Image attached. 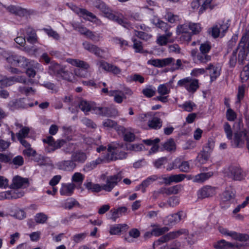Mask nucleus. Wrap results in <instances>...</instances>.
Masks as SVG:
<instances>
[{
	"label": "nucleus",
	"mask_w": 249,
	"mask_h": 249,
	"mask_svg": "<svg viewBox=\"0 0 249 249\" xmlns=\"http://www.w3.org/2000/svg\"><path fill=\"white\" fill-rule=\"evenodd\" d=\"M63 67L57 63L52 62L49 67L48 72L51 75L58 77L60 72L62 71Z\"/></svg>",
	"instance_id": "20"
},
{
	"label": "nucleus",
	"mask_w": 249,
	"mask_h": 249,
	"mask_svg": "<svg viewBox=\"0 0 249 249\" xmlns=\"http://www.w3.org/2000/svg\"><path fill=\"white\" fill-rule=\"evenodd\" d=\"M35 219L37 223L43 224L47 221L48 216L45 214L40 213L36 214Z\"/></svg>",
	"instance_id": "48"
},
{
	"label": "nucleus",
	"mask_w": 249,
	"mask_h": 249,
	"mask_svg": "<svg viewBox=\"0 0 249 249\" xmlns=\"http://www.w3.org/2000/svg\"><path fill=\"white\" fill-rule=\"evenodd\" d=\"M87 159V156L86 153L80 151L74 152L71 155V159L74 161V162L83 163Z\"/></svg>",
	"instance_id": "24"
},
{
	"label": "nucleus",
	"mask_w": 249,
	"mask_h": 249,
	"mask_svg": "<svg viewBox=\"0 0 249 249\" xmlns=\"http://www.w3.org/2000/svg\"><path fill=\"white\" fill-rule=\"evenodd\" d=\"M132 40L133 42V47L135 52L136 53H142L143 47L142 42L136 39H133Z\"/></svg>",
	"instance_id": "58"
},
{
	"label": "nucleus",
	"mask_w": 249,
	"mask_h": 249,
	"mask_svg": "<svg viewBox=\"0 0 249 249\" xmlns=\"http://www.w3.org/2000/svg\"><path fill=\"white\" fill-rule=\"evenodd\" d=\"M245 141L249 150V131L244 130L238 131L234 133L232 145L235 147H242L244 145Z\"/></svg>",
	"instance_id": "4"
},
{
	"label": "nucleus",
	"mask_w": 249,
	"mask_h": 249,
	"mask_svg": "<svg viewBox=\"0 0 249 249\" xmlns=\"http://www.w3.org/2000/svg\"><path fill=\"white\" fill-rule=\"evenodd\" d=\"M67 62L69 63L76 66L77 67L81 68L85 70H87L89 68V65L86 62L80 60L79 59H68Z\"/></svg>",
	"instance_id": "26"
},
{
	"label": "nucleus",
	"mask_w": 249,
	"mask_h": 249,
	"mask_svg": "<svg viewBox=\"0 0 249 249\" xmlns=\"http://www.w3.org/2000/svg\"><path fill=\"white\" fill-rule=\"evenodd\" d=\"M186 217V214L183 211H179L176 213L167 216L165 221L167 225H174L179 222Z\"/></svg>",
	"instance_id": "13"
},
{
	"label": "nucleus",
	"mask_w": 249,
	"mask_h": 249,
	"mask_svg": "<svg viewBox=\"0 0 249 249\" xmlns=\"http://www.w3.org/2000/svg\"><path fill=\"white\" fill-rule=\"evenodd\" d=\"M72 75V73L68 71H66L65 70V67L64 66L62 71L60 72V73L59 74L58 77H61L62 79L69 81H71Z\"/></svg>",
	"instance_id": "40"
},
{
	"label": "nucleus",
	"mask_w": 249,
	"mask_h": 249,
	"mask_svg": "<svg viewBox=\"0 0 249 249\" xmlns=\"http://www.w3.org/2000/svg\"><path fill=\"white\" fill-rule=\"evenodd\" d=\"M240 77L243 83L249 80V62L245 66L243 71L241 72Z\"/></svg>",
	"instance_id": "39"
},
{
	"label": "nucleus",
	"mask_w": 249,
	"mask_h": 249,
	"mask_svg": "<svg viewBox=\"0 0 249 249\" xmlns=\"http://www.w3.org/2000/svg\"><path fill=\"white\" fill-rule=\"evenodd\" d=\"M71 201L66 202L64 204L63 207L64 209L71 210L75 206H77L79 207H80V204L75 199L71 198Z\"/></svg>",
	"instance_id": "49"
},
{
	"label": "nucleus",
	"mask_w": 249,
	"mask_h": 249,
	"mask_svg": "<svg viewBox=\"0 0 249 249\" xmlns=\"http://www.w3.org/2000/svg\"><path fill=\"white\" fill-rule=\"evenodd\" d=\"M198 43L199 45V53L208 54L212 48L210 42L206 41L201 44H199V42Z\"/></svg>",
	"instance_id": "36"
},
{
	"label": "nucleus",
	"mask_w": 249,
	"mask_h": 249,
	"mask_svg": "<svg viewBox=\"0 0 249 249\" xmlns=\"http://www.w3.org/2000/svg\"><path fill=\"white\" fill-rule=\"evenodd\" d=\"M158 92L160 95L168 94L170 92V89L165 84L160 85L158 88Z\"/></svg>",
	"instance_id": "55"
},
{
	"label": "nucleus",
	"mask_w": 249,
	"mask_h": 249,
	"mask_svg": "<svg viewBox=\"0 0 249 249\" xmlns=\"http://www.w3.org/2000/svg\"><path fill=\"white\" fill-rule=\"evenodd\" d=\"M8 195L9 196V199H17L20 198L24 196V192L23 191L16 190L8 191Z\"/></svg>",
	"instance_id": "42"
},
{
	"label": "nucleus",
	"mask_w": 249,
	"mask_h": 249,
	"mask_svg": "<svg viewBox=\"0 0 249 249\" xmlns=\"http://www.w3.org/2000/svg\"><path fill=\"white\" fill-rule=\"evenodd\" d=\"M78 106L79 108L85 112H87L91 110L90 105L87 101L79 98Z\"/></svg>",
	"instance_id": "35"
},
{
	"label": "nucleus",
	"mask_w": 249,
	"mask_h": 249,
	"mask_svg": "<svg viewBox=\"0 0 249 249\" xmlns=\"http://www.w3.org/2000/svg\"><path fill=\"white\" fill-rule=\"evenodd\" d=\"M157 179L158 177L155 175L149 177L143 180L142 183L139 185V187H142V191L144 193L145 191V188Z\"/></svg>",
	"instance_id": "30"
},
{
	"label": "nucleus",
	"mask_w": 249,
	"mask_h": 249,
	"mask_svg": "<svg viewBox=\"0 0 249 249\" xmlns=\"http://www.w3.org/2000/svg\"><path fill=\"white\" fill-rule=\"evenodd\" d=\"M9 106L13 109H18L25 108V103L22 99H16L11 101L9 103Z\"/></svg>",
	"instance_id": "31"
},
{
	"label": "nucleus",
	"mask_w": 249,
	"mask_h": 249,
	"mask_svg": "<svg viewBox=\"0 0 249 249\" xmlns=\"http://www.w3.org/2000/svg\"><path fill=\"white\" fill-rule=\"evenodd\" d=\"M237 49H235L232 51L230 56L229 64L231 67H234L237 62Z\"/></svg>",
	"instance_id": "61"
},
{
	"label": "nucleus",
	"mask_w": 249,
	"mask_h": 249,
	"mask_svg": "<svg viewBox=\"0 0 249 249\" xmlns=\"http://www.w3.org/2000/svg\"><path fill=\"white\" fill-rule=\"evenodd\" d=\"M143 147L142 144H127L126 145V149L134 151H139L142 150Z\"/></svg>",
	"instance_id": "54"
},
{
	"label": "nucleus",
	"mask_w": 249,
	"mask_h": 249,
	"mask_svg": "<svg viewBox=\"0 0 249 249\" xmlns=\"http://www.w3.org/2000/svg\"><path fill=\"white\" fill-rule=\"evenodd\" d=\"M190 54L192 57L193 60L196 64H206L210 61L212 56L207 53H199L196 49H194L191 50Z\"/></svg>",
	"instance_id": "6"
},
{
	"label": "nucleus",
	"mask_w": 249,
	"mask_h": 249,
	"mask_svg": "<svg viewBox=\"0 0 249 249\" xmlns=\"http://www.w3.org/2000/svg\"><path fill=\"white\" fill-rule=\"evenodd\" d=\"M213 246L216 249H238L242 245L238 244H234L226 242L225 240H221L215 244Z\"/></svg>",
	"instance_id": "14"
},
{
	"label": "nucleus",
	"mask_w": 249,
	"mask_h": 249,
	"mask_svg": "<svg viewBox=\"0 0 249 249\" xmlns=\"http://www.w3.org/2000/svg\"><path fill=\"white\" fill-rule=\"evenodd\" d=\"M198 87V81L197 79H195L190 82L186 89L188 91L193 93L196 91Z\"/></svg>",
	"instance_id": "45"
},
{
	"label": "nucleus",
	"mask_w": 249,
	"mask_h": 249,
	"mask_svg": "<svg viewBox=\"0 0 249 249\" xmlns=\"http://www.w3.org/2000/svg\"><path fill=\"white\" fill-rule=\"evenodd\" d=\"M189 28L194 34H197L201 31L200 25L198 23H190Z\"/></svg>",
	"instance_id": "64"
},
{
	"label": "nucleus",
	"mask_w": 249,
	"mask_h": 249,
	"mask_svg": "<svg viewBox=\"0 0 249 249\" xmlns=\"http://www.w3.org/2000/svg\"><path fill=\"white\" fill-rule=\"evenodd\" d=\"M224 174L228 178L235 180H241L244 177L242 169L236 166H229L225 170Z\"/></svg>",
	"instance_id": "8"
},
{
	"label": "nucleus",
	"mask_w": 249,
	"mask_h": 249,
	"mask_svg": "<svg viewBox=\"0 0 249 249\" xmlns=\"http://www.w3.org/2000/svg\"><path fill=\"white\" fill-rule=\"evenodd\" d=\"M93 109L96 113L103 116L115 117L118 116V110L112 106L108 107H96Z\"/></svg>",
	"instance_id": "10"
},
{
	"label": "nucleus",
	"mask_w": 249,
	"mask_h": 249,
	"mask_svg": "<svg viewBox=\"0 0 249 249\" xmlns=\"http://www.w3.org/2000/svg\"><path fill=\"white\" fill-rule=\"evenodd\" d=\"M210 156V154L201 150L196 157V160L200 164H204L209 160Z\"/></svg>",
	"instance_id": "34"
},
{
	"label": "nucleus",
	"mask_w": 249,
	"mask_h": 249,
	"mask_svg": "<svg viewBox=\"0 0 249 249\" xmlns=\"http://www.w3.org/2000/svg\"><path fill=\"white\" fill-rule=\"evenodd\" d=\"M121 173L116 175L110 176L107 177L106 183L103 185L98 184H93L92 192H99L103 190L107 192H110L113 188L117 185L118 183L122 179Z\"/></svg>",
	"instance_id": "1"
},
{
	"label": "nucleus",
	"mask_w": 249,
	"mask_h": 249,
	"mask_svg": "<svg viewBox=\"0 0 249 249\" xmlns=\"http://www.w3.org/2000/svg\"><path fill=\"white\" fill-rule=\"evenodd\" d=\"M19 91L22 94H25L26 96L29 95L30 94H34L35 93V90L31 87H22L19 88Z\"/></svg>",
	"instance_id": "60"
},
{
	"label": "nucleus",
	"mask_w": 249,
	"mask_h": 249,
	"mask_svg": "<svg viewBox=\"0 0 249 249\" xmlns=\"http://www.w3.org/2000/svg\"><path fill=\"white\" fill-rule=\"evenodd\" d=\"M8 195L9 196V199H17L20 198L24 196V192L23 191L16 190L8 191Z\"/></svg>",
	"instance_id": "41"
},
{
	"label": "nucleus",
	"mask_w": 249,
	"mask_h": 249,
	"mask_svg": "<svg viewBox=\"0 0 249 249\" xmlns=\"http://www.w3.org/2000/svg\"><path fill=\"white\" fill-rule=\"evenodd\" d=\"M75 188V185L73 183L68 184H62L60 189V193L61 195L70 196L72 195L73 190Z\"/></svg>",
	"instance_id": "22"
},
{
	"label": "nucleus",
	"mask_w": 249,
	"mask_h": 249,
	"mask_svg": "<svg viewBox=\"0 0 249 249\" xmlns=\"http://www.w3.org/2000/svg\"><path fill=\"white\" fill-rule=\"evenodd\" d=\"M216 193V188L210 185H206L200 189L197 193L198 199H203L211 197Z\"/></svg>",
	"instance_id": "9"
},
{
	"label": "nucleus",
	"mask_w": 249,
	"mask_h": 249,
	"mask_svg": "<svg viewBox=\"0 0 249 249\" xmlns=\"http://www.w3.org/2000/svg\"><path fill=\"white\" fill-rule=\"evenodd\" d=\"M33 13V11L31 10H28L27 9L22 8L18 7L16 15L20 17L26 16L27 15H30Z\"/></svg>",
	"instance_id": "59"
},
{
	"label": "nucleus",
	"mask_w": 249,
	"mask_h": 249,
	"mask_svg": "<svg viewBox=\"0 0 249 249\" xmlns=\"http://www.w3.org/2000/svg\"><path fill=\"white\" fill-rule=\"evenodd\" d=\"M186 175L184 174L173 175L169 177L164 178L163 180L167 185H170L172 182H179L182 181Z\"/></svg>",
	"instance_id": "21"
},
{
	"label": "nucleus",
	"mask_w": 249,
	"mask_h": 249,
	"mask_svg": "<svg viewBox=\"0 0 249 249\" xmlns=\"http://www.w3.org/2000/svg\"><path fill=\"white\" fill-rule=\"evenodd\" d=\"M84 179V176L80 173H75L72 177V180L73 182L81 184Z\"/></svg>",
	"instance_id": "57"
},
{
	"label": "nucleus",
	"mask_w": 249,
	"mask_h": 249,
	"mask_svg": "<svg viewBox=\"0 0 249 249\" xmlns=\"http://www.w3.org/2000/svg\"><path fill=\"white\" fill-rule=\"evenodd\" d=\"M110 96H114V101L117 103H121L124 99L126 98L124 92L120 90H112L109 92Z\"/></svg>",
	"instance_id": "28"
},
{
	"label": "nucleus",
	"mask_w": 249,
	"mask_h": 249,
	"mask_svg": "<svg viewBox=\"0 0 249 249\" xmlns=\"http://www.w3.org/2000/svg\"><path fill=\"white\" fill-rule=\"evenodd\" d=\"M162 146L163 149L168 151H175L176 148V143L173 139H170L167 141L163 144Z\"/></svg>",
	"instance_id": "33"
},
{
	"label": "nucleus",
	"mask_w": 249,
	"mask_h": 249,
	"mask_svg": "<svg viewBox=\"0 0 249 249\" xmlns=\"http://www.w3.org/2000/svg\"><path fill=\"white\" fill-rule=\"evenodd\" d=\"M108 18L115 21L118 23H119L120 25H122L125 28H128V27L129 26V24L128 23L124 21L122 18H120L118 16L115 15L113 13L111 15H110Z\"/></svg>",
	"instance_id": "37"
},
{
	"label": "nucleus",
	"mask_w": 249,
	"mask_h": 249,
	"mask_svg": "<svg viewBox=\"0 0 249 249\" xmlns=\"http://www.w3.org/2000/svg\"><path fill=\"white\" fill-rule=\"evenodd\" d=\"M3 57L7 61V62L11 64H17V59H18V56L14 55L13 54H7L5 53H4Z\"/></svg>",
	"instance_id": "44"
},
{
	"label": "nucleus",
	"mask_w": 249,
	"mask_h": 249,
	"mask_svg": "<svg viewBox=\"0 0 249 249\" xmlns=\"http://www.w3.org/2000/svg\"><path fill=\"white\" fill-rule=\"evenodd\" d=\"M30 60L25 57L22 56L18 57L17 64H18V67L26 68L30 65Z\"/></svg>",
	"instance_id": "38"
},
{
	"label": "nucleus",
	"mask_w": 249,
	"mask_h": 249,
	"mask_svg": "<svg viewBox=\"0 0 249 249\" xmlns=\"http://www.w3.org/2000/svg\"><path fill=\"white\" fill-rule=\"evenodd\" d=\"M181 189L180 185H177L174 186H172L169 188H166L167 189V195H171L173 194H177L179 190Z\"/></svg>",
	"instance_id": "56"
},
{
	"label": "nucleus",
	"mask_w": 249,
	"mask_h": 249,
	"mask_svg": "<svg viewBox=\"0 0 249 249\" xmlns=\"http://www.w3.org/2000/svg\"><path fill=\"white\" fill-rule=\"evenodd\" d=\"M178 168L181 172L188 173L190 169L189 162L186 161H182Z\"/></svg>",
	"instance_id": "63"
},
{
	"label": "nucleus",
	"mask_w": 249,
	"mask_h": 249,
	"mask_svg": "<svg viewBox=\"0 0 249 249\" xmlns=\"http://www.w3.org/2000/svg\"><path fill=\"white\" fill-rule=\"evenodd\" d=\"M42 30L44 31L49 36L52 37L56 40H58L59 39L60 36L55 31H53L52 28H44L42 29Z\"/></svg>",
	"instance_id": "52"
},
{
	"label": "nucleus",
	"mask_w": 249,
	"mask_h": 249,
	"mask_svg": "<svg viewBox=\"0 0 249 249\" xmlns=\"http://www.w3.org/2000/svg\"><path fill=\"white\" fill-rule=\"evenodd\" d=\"M30 131V129L29 127L24 126L22 127L18 133L16 134L17 137L18 139L25 138L28 137Z\"/></svg>",
	"instance_id": "47"
},
{
	"label": "nucleus",
	"mask_w": 249,
	"mask_h": 249,
	"mask_svg": "<svg viewBox=\"0 0 249 249\" xmlns=\"http://www.w3.org/2000/svg\"><path fill=\"white\" fill-rule=\"evenodd\" d=\"M229 26L228 23L221 21V22L217 23L212 28L210 34L213 38L217 37L220 33L222 34L223 35L228 29Z\"/></svg>",
	"instance_id": "12"
},
{
	"label": "nucleus",
	"mask_w": 249,
	"mask_h": 249,
	"mask_svg": "<svg viewBox=\"0 0 249 249\" xmlns=\"http://www.w3.org/2000/svg\"><path fill=\"white\" fill-rule=\"evenodd\" d=\"M100 66L104 70L111 72L114 74H118L121 72V69L118 67L106 62H101Z\"/></svg>",
	"instance_id": "18"
},
{
	"label": "nucleus",
	"mask_w": 249,
	"mask_h": 249,
	"mask_svg": "<svg viewBox=\"0 0 249 249\" xmlns=\"http://www.w3.org/2000/svg\"><path fill=\"white\" fill-rule=\"evenodd\" d=\"M207 71H209L211 82L215 80L220 74V70L219 68L212 63H210L206 67Z\"/></svg>",
	"instance_id": "17"
},
{
	"label": "nucleus",
	"mask_w": 249,
	"mask_h": 249,
	"mask_svg": "<svg viewBox=\"0 0 249 249\" xmlns=\"http://www.w3.org/2000/svg\"><path fill=\"white\" fill-rule=\"evenodd\" d=\"M58 168L61 170L72 171L76 167V164L71 160H62L56 164Z\"/></svg>",
	"instance_id": "16"
},
{
	"label": "nucleus",
	"mask_w": 249,
	"mask_h": 249,
	"mask_svg": "<svg viewBox=\"0 0 249 249\" xmlns=\"http://www.w3.org/2000/svg\"><path fill=\"white\" fill-rule=\"evenodd\" d=\"M43 142L48 144V146L46 148V151L48 153L53 152L55 150L60 148L66 143V141L64 140H58L55 141L51 136L43 139Z\"/></svg>",
	"instance_id": "7"
},
{
	"label": "nucleus",
	"mask_w": 249,
	"mask_h": 249,
	"mask_svg": "<svg viewBox=\"0 0 249 249\" xmlns=\"http://www.w3.org/2000/svg\"><path fill=\"white\" fill-rule=\"evenodd\" d=\"M245 36L242 37L239 43L237 50H239L238 53V63L240 64H244L245 60L249 62V45L244 43Z\"/></svg>",
	"instance_id": "5"
},
{
	"label": "nucleus",
	"mask_w": 249,
	"mask_h": 249,
	"mask_svg": "<svg viewBox=\"0 0 249 249\" xmlns=\"http://www.w3.org/2000/svg\"><path fill=\"white\" fill-rule=\"evenodd\" d=\"M27 35V40L28 42L34 44L37 41V37L35 31L31 27H28L26 30Z\"/></svg>",
	"instance_id": "27"
},
{
	"label": "nucleus",
	"mask_w": 249,
	"mask_h": 249,
	"mask_svg": "<svg viewBox=\"0 0 249 249\" xmlns=\"http://www.w3.org/2000/svg\"><path fill=\"white\" fill-rule=\"evenodd\" d=\"M103 125L105 127L113 128L115 130L116 128H118V127H119L120 126L118 125L117 123L115 121L109 119L105 120L103 122Z\"/></svg>",
	"instance_id": "46"
},
{
	"label": "nucleus",
	"mask_w": 249,
	"mask_h": 249,
	"mask_svg": "<svg viewBox=\"0 0 249 249\" xmlns=\"http://www.w3.org/2000/svg\"><path fill=\"white\" fill-rule=\"evenodd\" d=\"M127 208L125 207H121L118 209H114L110 210L112 213L111 218L113 221H116V219L125 213L127 211Z\"/></svg>",
	"instance_id": "23"
},
{
	"label": "nucleus",
	"mask_w": 249,
	"mask_h": 249,
	"mask_svg": "<svg viewBox=\"0 0 249 249\" xmlns=\"http://www.w3.org/2000/svg\"><path fill=\"white\" fill-rule=\"evenodd\" d=\"M175 59L172 57H168L161 59V68L166 66H172L174 65Z\"/></svg>",
	"instance_id": "50"
},
{
	"label": "nucleus",
	"mask_w": 249,
	"mask_h": 249,
	"mask_svg": "<svg viewBox=\"0 0 249 249\" xmlns=\"http://www.w3.org/2000/svg\"><path fill=\"white\" fill-rule=\"evenodd\" d=\"M116 130L119 134H122L124 136V140L125 141L132 142L135 139V135L133 133L130 132L123 126H120L116 128Z\"/></svg>",
	"instance_id": "15"
},
{
	"label": "nucleus",
	"mask_w": 249,
	"mask_h": 249,
	"mask_svg": "<svg viewBox=\"0 0 249 249\" xmlns=\"http://www.w3.org/2000/svg\"><path fill=\"white\" fill-rule=\"evenodd\" d=\"M143 94L147 98H151L155 95L156 91L149 86L148 87L143 89L142 90Z\"/></svg>",
	"instance_id": "51"
},
{
	"label": "nucleus",
	"mask_w": 249,
	"mask_h": 249,
	"mask_svg": "<svg viewBox=\"0 0 249 249\" xmlns=\"http://www.w3.org/2000/svg\"><path fill=\"white\" fill-rule=\"evenodd\" d=\"M86 36L95 42L99 41L101 37L100 35L95 34L90 30H89V31L88 32V34Z\"/></svg>",
	"instance_id": "62"
},
{
	"label": "nucleus",
	"mask_w": 249,
	"mask_h": 249,
	"mask_svg": "<svg viewBox=\"0 0 249 249\" xmlns=\"http://www.w3.org/2000/svg\"><path fill=\"white\" fill-rule=\"evenodd\" d=\"M232 238L240 242H245L246 246L249 245V235L247 234L238 233L234 231Z\"/></svg>",
	"instance_id": "32"
},
{
	"label": "nucleus",
	"mask_w": 249,
	"mask_h": 249,
	"mask_svg": "<svg viewBox=\"0 0 249 249\" xmlns=\"http://www.w3.org/2000/svg\"><path fill=\"white\" fill-rule=\"evenodd\" d=\"M29 186V179L19 176H16L13 178L12 183L9 187L13 189L25 188Z\"/></svg>",
	"instance_id": "11"
},
{
	"label": "nucleus",
	"mask_w": 249,
	"mask_h": 249,
	"mask_svg": "<svg viewBox=\"0 0 249 249\" xmlns=\"http://www.w3.org/2000/svg\"><path fill=\"white\" fill-rule=\"evenodd\" d=\"M174 41L172 39H168L164 35L159 36L157 38V43L160 46L166 45L168 42H173Z\"/></svg>",
	"instance_id": "53"
},
{
	"label": "nucleus",
	"mask_w": 249,
	"mask_h": 249,
	"mask_svg": "<svg viewBox=\"0 0 249 249\" xmlns=\"http://www.w3.org/2000/svg\"><path fill=\"white\" fill-rule=\"evenodd\" d=\"M235 196V191L232 189L226 190L221 196V199L223 201H228L234 198Z\"/></svg>",
	"instance_id": "29"
},
{
	"label": "nucleus",
	"mask_w": 249,
	"mask_h": 249,
	"mask_svg": "<svg viewBox=\"0 0 249 249\" xmlns=\"http://www.w3.org/2000/svg\"><path fill=\"white\" fill-rule=\"evenodd\" d=\"M122 145L118 143H111L108 145L105 155V159L107 162L118 159H123L126 157V153L120 150Z\"/></svg>",
	"instance_id": "2"
},
{
	"label": "nucleus",
	"mask_w": 249,
	"mask_h": 249,
	"mask_svg": "<svg viewBox=\"0 0 249 249\" xmlns=\"http://www.w3.org/2000/svg\"><path fill=\"white\" fill-rule=\"evenodd\" d=\"M98 9H99L105 15V17L108 18L112 13V11L110 10L106 4L103 2L100 5H98Z\"/></svg>",
	"instance_id": "43"
},
{
	"label": "nucleus",
	"mask_w": 249,
	"mask_h": 249,
	"mask_svg": "<svg viewBox=\"0 0 249 249\" xmlns=\"http://www.w3.org/2000/svg\"><path fill=\"white\" fill-rule=\"evenodd\" d=\"M162 124V121L161 119L157 117L154 116L150 117L148 119L147 125L148 127L151 129H158L161 127Z\"/></svg>",
	"instance_id": "19"
},
{
	"label": "nucleus",
	"mask_w": 249,
	"mask_h": 249,
	"mask_svg": "<svg viewBox=\"0 0 249 249\" xmlns=\"http://www.w3.org/2000/svg\"><path fill=\"white\" fill-rule=\"evenodd\" d=\"M151 226L153 227L152 233L155 236L162 235L169 231V229L167 227H160L159 225H153Z\"/></svg>",
	"instance_id": "25"
},
{
	"label": "nucleus",
	"mask_w": 249,
	"mask_h": 249,
	"mask_svg": "<svg viewBox=\"0 0 249 249\" xmlns=\"http://www.w3.org/2000/svg\"><path fill=\"white\" fill-rule=\"evenodd\" d=\"M187 233V231L185 229H181L178 231L167 233L153 243V248L155 249L156 246H160L162 243H166L170 240L176 239L181 235V234H186Z\"/></svg>",
	"instance_id": "3"
}]
</instances>
